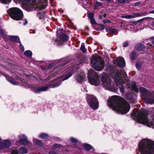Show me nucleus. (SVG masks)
<instances>
[{
	"instance_id": "obj_1",
	"label": "nucleus",
	"mask_w": 154,
	"mask_h": 154,
	"mask_svg": "<svg viewBox=\"0 0 154 154\" xmlns=\"http://www.w3.org/2000/svg\"><path fill=\"white\" fill-rule=\"evenodd\" d=\"M108 104L113 110L123 114L128 112L130 108L129 103L118 96L112 97L108 101Z\"/></svg>"
},
{
	"instance_id": "obj_2",
	"label": "nucleus",
	"mask_w": 154,
	"mask_h": 154,
	"mask_svg": "<svg viewBox=\"0 0 154 154\" xmlns=\"http://www.w3.org/2000/svg\"><path fill=\"white\" fill-rule=\"evenodd\" d=\"M132 116L138 123L145 124L148 127L154 128V116L153 123L151 120L149 119L147 114L144 111H137L135 109L132 113Z\"/></svg>"
},
{
	"instance_id": "obj_3",
	"label": "nucleus",
	"mask_w": 154,
	"mask_h": 154,
	"mask_svg": "<svg viewBox=\"0 0 154 154\" xmlns=\"http://www.w3.org/2000/svg\"><path fill=\"white\" fill-rule=\"evenodd\" d=\"M138 148L141 154H154V142L144 139L138 144Z\"/></svg>"
},
{
	"instance_id": "obj_4",
	"label": "nucleus",
	"mask_w": 154,
	"mask_h": 154,
	"mask_svg": "<svg viewBox=\"0 0 154 154\" xmlns=\"http://www.w3.org/2000/svg\"><path fill=\"white\" fill-rule=\"evenodd\" d=\"M16 3L22 2L25 7L32 10H38V1L37 0H14Z\"/></svg>"
},
{
	"instance_id": "obj_5",
	"label": "nucleus",
	"mask_w": 154,
	"mask_h": 154,
	"mask_svg": "<svg viewBox=\"0 0 154 154\" xmlns=\"http://www.w3.org/2000/svg\"><path fill=\"white\" fill-rule=\"evenodd\" d=\"M91 63L94 69L96 71L101 70L104 67V63L102 59L97 55H93L92 57Z\"/></svg>"
},
{
	"instance_id": "obj_6",
	"label": "nucleus",
	"mask_w": 154,
	"mask_h": 154,
	"mask_svg": "<svg viewBox=\"0 0 154 154\" xmlns=\"http://www.w3.org/2000/svg\"><path fill=\"white\" fill-rule=\"evenodd\" d=\"M9 16L13 19H22L23 18L22 12L17 8L13 7L8 11Z\"/></svg>"
},
{
	"instance_id": "obj_7",
	"label": "nucleus",
	"mask_w": 154,
	"mask_h": 154,
	"mask_svg": "<svg viewBox=\"0 0 154 154\" xmlns=\"http://www.w3.org/2000/svg\"><path fill=\"white\" fill-rule=\"evenodd\" d=\"M87 100L89 105L93 109L95 110L98 107V102L96 98L93 95H88Z\"/></svg>"
},
{
	"instance_id": "obj_8",
	"label": "nucleus",
	"mask_w": 154,
	"mask_h": 154,
	"mask_svg": "<svg viewBox=\"0 0 154 154\" xmlns=\"http://www.w3.org/2000/svg\"><path fill=\"white\" fill-rule=\"evenodd\" d=\"M103 86L106 90L114 91L115 89V85L109 79H106L104 78L101 79Z\"/></svg>"
},
{
	"instance_id": "obj_9",
	"label": "nucleus",
	"mask_w": 154,
	"mask_h": 154,
	"mask_svg": "<svg viewBox=\"0 0 154 154\" xmlns=\"http://www.w3.org/2000/svg\"><path fill=\"white\" fill-rule=\"evenodd\" d=\"M126 75V73L123 70H121L119 72H117L116 74L114 77L117 84L120 85L125 83L122 80V78L125 77Z\"/></svg>"
},
{
	"instance_id": "obj_10",
	"label": "nucleus",
	"mask_w": 154,
	"mask_h": 154,
	"mask_svg": "<svg viewBox=\"0 0 154 154\" xmlns=\"http://www.w3.org/2000/svg\"><path fill=\"white\" fill-rule=\"evenodd\" d=\"M58 80V79H57L56 80H54L53 83H51L50 85L48 86H43L39 88V91H46L49 88H54L59 86L61 84V82L60 81H59L57 82L56 81Z\"/></svg>"
},
{
	"instance_id": "obj_11",
	"label": "nucleus",
	"mask_w": 154,
	"mask_h": 154,
	"mask_svg": "<svg viewBox=\"0 0 154 154\" xmlns=\"http://www.w3.org/2000/svg\"><path fill=\"white\" fill-rule=\"evenodd\" d=\"M89 82L92 85L95 86H98L100 83V79L98 76H96L93 78L90 77L88 79Z\"/></svg>"
},
{
	"instance_id": "obj_12",
	"label": "nucleus",
	"mask_w": 154,
	"mask_h": 154,
	"mask_svg": "<svg viewBox=\"0 0 154 154\" xmlns=\"http://www.w3.org/2000/svg\"><path fill=\"white\" fill-rule=\"evenodd\" d=\"M117 65L120 67H124L125 65V62L124 59L122 57H118L116 60Z\"/></svg>"
},
{
	"instance_id": "obj_13",
	"label": "nucleus",
	"mask_w": 154,
	"mask_h": 154,
	"mask_svg": "<svg viewBox=\"0 0 154 154\" xmlns=\"http://www.w3.org/2000/svg\"><path fill=\"white\" fill-rule=\"evenodd\" d=\"M48 5L47 0H39V11L44 9Z\"/></svg>"
},
{
	"instance_id": "obj_14",
	"label": "nucleus",
	"mask_w": 154,
	"mask_h": 154,
	"mask_svg": "<svg viewBox=\"0 0 154 154\" xmlns=\"http://www.w3.org/2000/svg\"><path fill=\"white\" fill-rule=\"evenodd\" d=\"M66 66V64L65 66H62L60 67H57V68L55 69L53 71L52 74L54 75H55L57 74L58 73L61 72L64 69V67Z\"/></svg>"
},
{
	"instance_id": "obj_15",
	"label": "nucleus",
	"mask_w": 154,
	"mask_h": 154,
	"mask_svg": "<svg viewBox=\"0 0 154 154\" xmlns=\"http://www.w3.org/2000/svg\"><path fill=\"white\" fill-rule=\"evenodd\" d=\"M145 101L147 103L152 104L154 103V95L151 94L145 98Z\"/></svg>"
},
{
	"instance_id": "obj_16",
	"label": "nucleus",
	"mask_w": 154,
	"mask_h": 154,
	"mask_svg": "<svg viewBox=\"0 0 154 154\" xmlns=\"http://www.w3.org/2000/svg\"><path fill=\"white\" fill-rule=\"evenodd\" d=\"M5 37L7 39V40H5V41L8 40V39H9L11 41L16 42H18L20 41L19 38L17 36L6 35Z\"/></svg>"
},
{
	"instance_id": "obj_17",
	"label": "nucleus",
	"mask_w": 154,
	"mask_h": 154,
	"mask_svg": "<svg viewBox=\"0 0 154 154\" xmlns=\"http://www.w3.org/2000/svg\"><path fill=\"white\" fill-rule=\"evenodd\" d=\"M20 143L23 145H27L29 143L26 139V137L23 135L20 136Z\"/></svg>"
},
{
	"instance_id": "obj_18",
	"label": "nucleus",
	"mask_w": 154,
	"mask_h": 154,
	"mask_svg": "<svg viewBox=\"0 0 154 154\" xmlns=\"http://www.w3.org/2000/svg\"><path fill=\"white\" fill-rule=\"evenodd\" d=\"M140 15V14L139 13H136L134 14L133 15H123L122 16V18H125L126 19H132L137 17L139 16Z\"/></svg>"
},
{
	"instance_id": "obj_19",
	"label": "nucleus",
	"mask_w": 154,
	"mask_h": 154,
	"mask_svg": "<svg viewBox=\"0 0 154 154\" xmlns=\"http://www.w3.org/2000/svg\"><path fill=\"white\" fill-rule=\"evenodd\" d=\"M85 75L83 73H81L80 75H79L76 78V80L79 82L82 81L85 78Z\"/></svg>"
},
{
	"instance_id": "obj_20",
	"label": "nucleus",
	"mask_w": 154,
	"mask_h": 154,
	"mask_svg": "<svg viewBox=\"0 0 154 154\" xmlns=\"http://www.w3.org/2000/svg\"><path fill=\"white\" fill-rule=\"evenodd\" d=\"M131 87L132 90L136 92H138L139 91L138 89L136 86V83L134 82H131Z\"/></svg>"
},
{
	"instance_id": "obj_21",
	"label": "nucleus",
	"mask_w": 154,
	"mask_h": 154,
	"mask_svg": "<svg viewBox=\"0 0 154 154\" xmlns=\"http://www.w3.org/2000/svg\"><path fill=\"white\" fill-rule=\"evenodd\" d=\"M73 72H71V71H69L68 72V74L63 79H62V76H60V79L61 81H64L65 80H66L68 79L69 77L72 76Z\"/></svg>"
},
{
	"instance_id": "obj_22",
	"label": "nucleus",
	"mask_w": 154,
	"mask_h": 154,
	"mask_svg": "<svg viewBox=\"0 0 154 154\" xmlns=\"http://www.w3.org/2000/svg\"><path fill=\"white\" fill-rule=\"evenodd\" d=\"M140 92L143 94H148L150 95V93L147 91L144 88L141 87L140 89Z\"/></svg>"
},
{
	"instance_id": "obj_23",
	"label": "nucleus",
	"mask_w": 154,
	"mask_h": 154,
	"mask_svg": "<svg viewBox=\"0 0 154 154\" xmlns=\"http://www.w3.org/2000/svg\"><path fill=\"white\" fill-rule=\"evenodd\" d=\"M11 145V143L9 141L6 140L4 141L3 146L4 148L8 147Z\"/></svg>"
},
{
	"instance_id": "obj_24",
	"label": "nucleus",
	"mask_w": 154,
	"mask_h": 154,
	"mask_svg": "<svg viewBox=\"0 0 154 154\" xmlns=\"http://www.w3.org/2000/svg\"><path fill=\"white\" fill-rule=\"evenodd\" d=\"M45 12L44 11H43L40 14H39V19H42L47 18L46 17L45 15Z\"/></svg>"
},
{
	"instance_id": "obj_25",
	"label": "nucleus",
	"mask_w": 154,
	"mask_h": 154,
	"mask_svg": "<svg viewBox=\"0 0 154 154\" xmlns=\"http://www.w3.org/2000/svg\"><path fill=\"white\" fill-rule=\"evenodd\" d=\"M26 148L24 147H21L19 149V152L21 153H27Z\"/></svg>"
},
{
	"instance_id": "obj_26",
	"label": "nucleus",
	"mask_w": 154,
	"mask_h": 154,
	"mask_svg": "<svg viewBox=\"0 0 154 154\" xmlns=\"http://www.w3.org/2000/svg\"><path fill=\"white\" fill-rule=\"evenodd\" d=\"M60 38L63 41H66L68 40L69 37L68 36L65 34H62L60 36Z\"/></svg>"
},
{
	"instance_id": "obj_27",
	"label": "nucleus",
	"mask_w": 154,
	"mask_h": 154,
	"mask_svg": "<svg viewBox=\"0 0 154 154\" xmlns=\"http://www.w3.org/2000/svg\"><path fill=\"white\" fill-rule=\"evenodd\" d=\"M0 33L1 34L2 37L4 38L5 40H7V38H5V37L6 36V35L5 34L4 31L0 27Z\"/></svg>"
},
{
	"instance_id": "obj_28",
	"label": "nucleus",
	"mask_w": 154,
	"mask_h": 154,
	"mask_svg": "<svg viewBox=\"0 0 154 154\" xmlns=\"http://www.w3.org/2000/svg\"><path fill=\"white\" fill-rule=\"evenodd\" d=\"M24 55L28 57H30L32 56V53L30 50L26 51L24 54Z\"/></svg>"
},
{
	"instance_id": "obj_29",
	"label": "nucleus",
	"mask_w": 154,
	"mask_h": 154,
	"mask_svg": "<svg viewBox=\"0 0 154 154\" xmlns=\"http://www.w3.org/2000/svg\"><path fill=\"white\" fill-rule=\"evenodd\" d=\"M61 148V146L59 144H56L53 146V149L55 150H58Z\"/></svg>"
},
{
	"instance_id": "obj_30",
	"label": "nucleus",
	"mask_w": 154,
	"mask_h": 154,
	"mask_svg": "<svg viewBox=\"0 0 154 154\" xmlns=\"http://www.w3.org/2000/svg\"><path fill=\"white\" fill-rule=\"evenodd\" d=\"M144 48V46L142 44H138L137 45L136 49L138 51L143 50Z\"/></svg>"
},
{
	"instance_id": "obj_31",
	"label": "nucleus",
	"mask_w": 154,
	"mask_h": 154,
	"mask_svg": "<svg viewBox=\"0 0 154 154\" xmlns=\"http://www.w3.org/2000/svg\"><path fill=\"white\" fill-rule=\"evenodd\" d=\"M84 145L85 149L87 150L88 151L92 148V146L90 145L87 144H85Z\"/></svg>"
},
{
	"instance_id": "obj_32",
	"label": "nucleus",
	"mask_w": 154,
	"mask_h": 154,
	"mask_svg": "<svg viewBox=\"0 0 154 154\" xmlns=\"http://www.w3.org/2000/svg\"><path fill=\"white\" fill-rule=\"evenodd\" d=\"M80 49L83 52L85 53L87 51V49H85V46L84 44V43H82L81 45Z\"/></svg>"
},
{
	"instance_id": "obj_33",
	"label": "nucleus",
	"mask_w": 154,
	"mask_h": 154,
	"mask_svg": "<svg viewBox=\"0 0 154 154\" xmlns=\"http://www.w3.org/2000/svg\"><path fill=\"white\" fill-rule=\"evenodd\" d=\"M54 65V63H53L52 64H50L48 66V67H45L44 68H43V66H41L40 67L41 68L43 69V70H45L48 68H51L52 66H53Z\"/></svg>"
},
{
	"instance_id": "obj_34",
	"label": "nucleus",
	"mask_w": 154,
	"mask_h": 154,
	"mask_svg": "<svg viewBox=\"0 0 154 154\" xmlns=\"http://www.w3.org/2000/svg\"><path fill=\"white\" fill-rule=\"evenodd\" d=\"M102 3L99 2L97 1L96 3L94 4V6L95 8H96L97 7L101 6L102 5Z\"/></svg>"
},
{
	"instance_id": "obj_35",
	"label": "nucleus",
	"mask_w": 154,
	"mask_h": 154,
	"mask_svg": "<svg viewBox=\"0 0 154 154\" xmlns=\"http://www.w3.org/2000/svg\"><path fill=\"white\" fill-rule=\"evenodd\" d=\"M88 17L90 19H94V14L91 13H88Z\"/></svg>"
},
{
	"instance_id": "obj_36",
	"label": "nucleus",
	"mask_w": 154,
	"mask_h": 154,
	"mask_svg": "<svg viewBox=\"0 0 154 154\" xmlns=\"http://www.w3.org/2000/svg\"><path fill=\"white\" fill-rule=\"evenodd\" d=\"M40 137L42 138H46L48 137V135L45 134L41 133L40 135Z\"/></svg>"
},
{
	"instance_id": "obj_37",
	"label": "nucleus",
	"mask_w": 154,
	"mask_h": 154,
	"mask_svg": "<svg viewBox=\"0 0 154 154\" xmlns=\"http://www.w3.org/2000/svg\"><path fill=\"white\" fill-rule=\"evenodd\" d=\"M31 89L32 91H33L35 93H37L38 92V86H37V87H32Z\"/></svg>"
},
{
	"instance_id": "obj_38",
	"label": "nucleus",
	"mask_w": 154,
	"mask_h": 154,
	"mask_svg": "<svg viewBox=\"0 0 154 154\" xmlns=\"http://www.w3.org/2000/svg\"><path fill=\"white\" fill-rule=\"evenodd\" d=\"M11 0H0V2L3 3L7 4L11 2Z\"/></svg>"
},
{
	"instance_id": "obj_39",
	"label": "nucleus",
	"mask_w": 154,
	"mask_h": 154,
	"mask_svg": "<svg viewBox=\"0 0 154 154\" xmlns=\"http://www.w3.org/2000/svg\"><path fill=\"white\" fill-rule=\"evenodd\" d=\"M137 57V55L135 53L133 52L131 54V58L132 60H134Z\"/></svg>"
},
{
	"instance_id": "obj_40",
	"label": "nucleus",
	"mask_w": 154,
	"mask_h": 154,
	"mask_svg": "<svg viewBox=\"0 0 154 154\" xmlns=\"http://www.w3.org/2000/svg\"><path fill=\"white\" fill-rule=\"evenodd\" d=\"M136 67L138 70H140L141 66V64L140 63H137L136 64Z\"/></svg>"
},
{
	"instance_id": "obj_41",
	"label": "nucleus",
	"mask_w": 154,
	"mask_h": 154,
	"mask_svg": "<svg viewBox=\"0 0 154 154\" xmlns=\"http://www.w3.org/2000/svg\"><path fill=\"white\" fill-rule=\"evenodd\" d=\"M91 23L93 25L98 26L99 24L97 23L95 21V20H91Z\"/></svg>"
},
{
	"instance_id": "obj_42",
	"label": "nucleus",
	"mask_w": 154,
	"mask_h": 154,
	"mask_svg": "<svg viewBox=\"0 0 154 154\" xmlns=\"http://www.w3.org/2000/svg\"><path fill=\"white\" fill-rule=\"evenodd\" d=\"M106 14L105 13L102 14H100L99 16V18L100 19L103 18L102 17L103 16L104 17H105L106 16Z\"/></svg>"
},
{
	"instance_id": "obj_43",
	"label": "nucleus",
	"mask_w": 154,
	"mask_h": 154,
	"mask_svg": "<svg viewBox=\"0 0 154 154\" xmlns=\"http://www.w3.org/2000/svg\"><path fill=\"white\" fill-rule=\"evenodd\" d=\"M8 80L9 82H10L12 84H13L14 85H17V83H16V82L15 81H14L13 80L11 79H8Z\"/></svg>"
},
{
	"instance_id": "obj_44",
	"label": "nucleus",
	"mask_w": 154,
	"mask_h": 154,
	"mask_svg": "<svg viewBox=\"0 0 154 154\" xmlns=\"http://www.w3.org/2000/svg\"><path fill=\"white\" fill-rule=\"evenodd\" d=\"M70 140L72 142L74 143H76L77 142V140L73 138H71Z\"/></svg>"
},
{
	"instance_id": "obj_45",
	"label": "nucleus",
	"mask_w": 154,
	"mask_h": 154,
	"mask_svg": "<svg viewBox=\"0 0 154 154\" xmlns=\"http://www.w3.org/2000/svg\"><path fill=\"white\" fill-rule=\"evenodd\" d=\"M126 1L128 2V0H118V2L120 3H124Z\"/></svg>"
},
{
	"instance_id": "obj_46",
	"label": "nucleus",
	"mask_w": 154,
	"mask_h": 154,
	"mask_svg": "<svg viewBox=\"0 0 154 154\" xmlns=\"http://www.w3.org/2000/svg\"><path fill=\"white\" fill-rule=\"evenodd\" d=\"M98 26L99 27H100L101 29H103L105 28V26L104 25L101 24H99Z\"/></svg>"
},
{
	"instance_id": "obj_47",
	"label": "nucleus",
	"mask_w": 154,
	"mask_h": 154,
	"mask_svg": "<svg viewBox=\"0 0 154 154\" xmlns=\"http://www.w3.org/2000/svg\"><path fill=\"white\" fill-rule=\"evenodd\" d=\"M120 89L121 92L124 93V88L123 86L122 85L121 87L120 88Z\"/></svg>"
},
{
	"instance_id": "obj_48",
	"label": "nucleus",
	"mask_w": 154,
	"mask_h": 154,
	"mask_svg": "<svg viewBox=\"0 0 154 154\" xmlns=\"http://www.w3.org/2000/svg\"><path fill=\"white\" fill-rule=\"evenodd\" d=\"M103 22L104 23H110L111 22L110 20H104Z\"/></svg>"
},
{
	"instance_id": "obj_49",
	"label": "nucleus",
	"mask_w": 154,
	"mask_h": 154,
	"mask_svg": "<svg viewBox=\"0 0 154 154\" xmlns=\"http://www.w3.org/2000/svg\"><path fill=\"white\" fill-rule=\"evenodd\" d=\"M33 142L34 143H35L36 145H38V141L37 139H34L33 140Z\"/></svg>"
},
{
	"instance_id": "obj_50",
	"label": "nucleus",
	"mask_w": 154,
	"mask_h": 154,
	"mask_svg": "<svg viewBox=\"0 0 154 154\" xmlns=\"http://www.w3.org/2000/svg\"><path fill=\"white\" fill-rule=\"evenodd\" d=\"M22 21V22L23 23L24 25H26L28 23V22L26 20H21Z\"/></svg>"
},
{
	"instance_id": "obj_51",
	"label": "nucleus",
	"mask_w": 154,
	"mask_h": 154,
	"mask_svg": "<svg viewBox=\"0 0 154 154\" xmlns=\"http://www.w3.org/2000/svg\"><path fill=\"white\" fill-rule=\"evenodd\" d=\"M18 153V152L17 150H14L12 151L11 154H17Z\"/></svg>"
},
{
	"instance_id": "obj_52",
	"label": "nucleus",
	"mask_w": 154,
	"mask_h": 154,
	"mask_svg": "<svg viewBox=\"0 0 154 154\" xmlns=\"http://www.w3.org/2000/svg\"><path fill=\"white\" fill-rule=\"evenodd\" d=\"M128 45V43L127 42H125L123 45V47H127Z\"/></svg>"
},
{
	"instance_id": "obj_53",
	"label": "nucleus",
	"mask_w": 154,
	"mask_h": 154,
	"mask_svg": "<svg viewBox=\"0 0 154 154\" xmlns=\"http://www.w3.org/2000/svg\"><path fill=\"white\" fill-rule=\"evenodd\" d=\"M20 49L23 51H24V48L23 45H22L21 43L20 44Z\"/></svg>"
},
{
	"instance_id": "obj_54",
	"label": "nucleus",
	"mask_w": 154,
	"mask_h": 154,
	"mask_svg": "<svg viewBox=\"0 0 154 154\" xmlns=\"http://www.w3.org/2000/svg\"><path fill=\"white\" fill-rule=\"evenodd\" d=\"M140 3H141V2H137L134 4V5L135 6H138L139 5H140Z\"/></svg>"
},
{
	"instance_id": "obj_55",
	"label": "nucleus",
	"mask_w": 154,
	"mask_h": 154,
	"mask_svg": "<svg viewBox=\"0 0 154 154\" xmlns=\"http://www.w3.org/2000/svg\"><path fill=\"white\" fill-rule=\"evenodd\" d=\"M140 21V20H139L138 21H137L133 22V23L134 25H136L137 24V22H139Z\"/></svg>"
},
{
	"instance_id": "obj_56",
	"label": "nucleus",
	"mask_w": 154,
	"mask_h": 154,
	"mask_svg": "<svg viewBox=\"0 0 154 154\" xmlns=\"http://www.w3.org/2000/svg\"><path fill=\"white\" fill-rule=\"evenodd\" d=\"M4 148V146L2 145V143L0 142V149H3Z\"/></svg>"
},
{
	"instance_id": "obj_57",
	"label": "nucleus",
	"mask_w": 154,
	"mask_h": 154,
	"mask_svg": "<svg viewBox=\"0 0 154 154\" xmlns=\"http://www.w3.org/2000/svg\"><path fill=\"white\" fill-rule=\"evenodd\" d=\"M151 41H152V42L153 44L154 45V37L152 38H151Z\"/></svg>"
},
{
	"instance_id": "obj_58",
	"label": "nucleus",
	"mask_w": 154,
	"mask_h": 154,
	"mask_svg": "<svg viewBox=\"0 0 154 154\" xmlns=\"http://www.w3.org/2000/svg\"><path fill=\"white\" fill-rule=\"evenodd\" d=\"M49 154H56L55 152H53V151H51V152H50L49 153Z\"/></svg>"
},
{
	"instance_id": "obj_59",
	"label": "nucleus",
	"mask_w": 154,
	"mask_h": 154,
	"mask_svg": "<svg viewBox=\"0 0 154 154\" xmlns=\"http://www.w3.org/2000/svg\"><path fill=\"white\" fill-rule=\"evenodd\" d=\"M94 72V71L93 70H90L89 71V73L90 72Z\"/></svg>"
},
{
	"instance_id": "obj_60",
	"label": "nucleus",
	"mask_w": 154,
	"mask_h": 154,
	"mask_svg": "<svg viewBox=\"0 0 154 154\" xmlns=\"http://www.w3.org/2000/svg\"><path fill=\"white\" fill-rule=\"evenodd\" d=\"M112 0H106V1L107 2H111Z\"/></svg>"
},
{
	"instance_id": "obj_61",
	"label": "nucleus",
	"mask_w": 154,
	"mask_h": 154,
	"mask_svg": "<svg viewBox=\"0 0 154 154\" xmlns=\"http://www.w3.org/2000/svg\"><path fill=\"white\" fill-rule=\"evenodd\" d=\"M151 13H153V14H154V11H152L151 12Z\"/></svg>"
},
{
	"instance_id": "obj_62",
	"label": "nucleus",
	"mask_w": 154,
	"mask_h": 154,
	"mask_svg": "<svg viewBox=\"0 0 154 154\" xmlns=\"http://www.w3.org/2000/svg\"><path fill=\"white\" fill-rule=\"evenodd\" d=\"M112 30H112V29H110V31L111 32H112Z\"/></svg>"
},
{
	"instance_id": "obj_63",
	"label": "nucleus",
	"mask_w": 154,
	"mask_h": 154,
	"mask_svg": "<svg viewBox=\"0 0 154 154\" xmlns=\"http://www.w3.org/2000/svg\"><path fill=\"white\" fill-rule=\"evenodd\" d=\"M59 31H59V30H58V31H57V33H59Z\"/></svg>"
},
{
	"instance_id": "obj_64",
	"label": "nucleus",
	"mask_w": 154,
	"mask_h": 154,
	"mask_svg": "<svg viewBox=\"0 0 154 154\" xmlns=\"http://www.w3.org/2000/svg\"><path fill=\"white\" fill-rule=\"evenodd\" d=\"M127 87H129V85H128H128H127Z\"/></svg>"
}]
</instances>
